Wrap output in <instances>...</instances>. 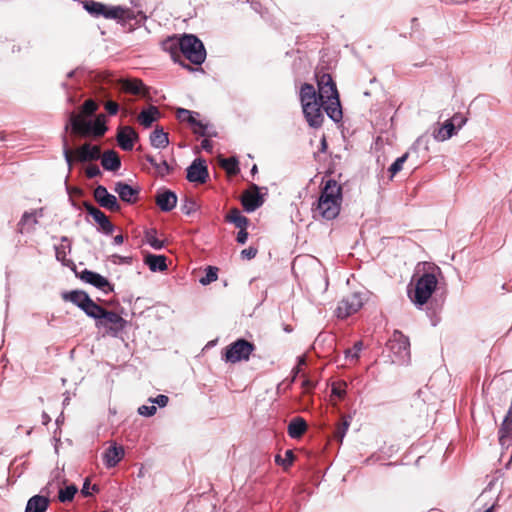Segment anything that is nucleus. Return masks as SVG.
<instances>
[{
    "instance_id": "nucleus-1",
    "label": "nucleus",
    "mask_w": 512,
    "mask_h": 512,
    "mask_svg": "<svg viewBox=\"0 0 512 512\" xmlns=\"http://www.w3.org/2000/svg\"><path fill=\"white\" fill-rule=\"evenodd\" d=\"M61 297L79 308L88 318L93 319L95 327L98 330H104V335L118 338L128 326V321L119 313L99 305L84 290L65 291Z\"/></svg>"
},
{
    "instance_id": "nucleus-2",
    "label": "nucleus",
    "mask_w": 512,
    "mask_h": 512,
    "mask_svg": "<svg viewBox=\"0 0 512 512\" xmlns=\"http://www.w3.org/2000/svg\"><path fill=\"white\" fill-rule=\"evenodd\" d=\"M438 279L434 272L425 271L414 282L408 285L407 295L416 308L422 310L424 306L427 309V315L431 320L432 326H436L440 318L438 312L441 311L445 302V292L437 293Z\"/></svg>"
},
{
    "instance_id": "nucleus-3",
    "label": "nucleus",
    "mask_w": 512,
    "mask_h": 512,
    "mask_svg": "<svg viewBox=\"0 0 512 512\" xmlns=\"http://www.w3.org/2000/svg\"><path fill=\"white\" fill-rule=\"evenodd\" d=\"M162 48L170 54L175 63L190 71L194 69L182 60V55L196 66H201L207 56L204 43L192 33L169 36L162 42Z\"/></svg>"
},
{
    "instance_id": "nucleus-4",
    "label": "nucleus",
    "mask_w": 512,
    "mask_h": 512,
    "mask_svg": "<svg viewBox=\"0 0 512 512\" xmlns=\"http://www.w3.org/2000/svg\"><path fill=\"white\" fill-rule=\"evenodd\" d=\"M107 119L104 114H99L93 120H85L74 112L67 111V120L64 126V133L62 134L63 157L68 166V170L72 169V152L69 146L66 132L72 130L80 134L82 137H95L100 138L108 131Z\"/></svg>"
},
{
    "instance_id": "nucleus-5",
    "label": "nucleus",
    "mask_w": 512,
    "mask_h": 512,
    "mask_svg": "<svg viewBox=\"0 0 512 512\" xmlns=\"http://www.w3.org/2000/svg\"><path fill=\"white\" fill-rule=\"evenodd\" d=\"M81 5L92 18L114 20L124 30H133L130 22L136 20V14L126 6L111 5L96 0H83Z\"/></svg>"
},
{
    "instance_id": "nucleus-6",
    "label": "nucleus",
    "mask_w": 512,
    "mask_h": 512,
    "mask_svg": "<svg viewBox=\"0 0 512 512\" xmlns=\"http://www.w3.org/2000/svg\"><path fill=\"white\" fill-rule=\"evenodd\" d=\"M342 200L341 185H338L333 178L326 180L316 203L312 207L314 218L319 216L325 220L335 219L340 213Z\"/></svg>"
},
{
    "instance_id": "nucleus-7",
    "label": "nucleus",
    "mask_w": 512,
    "mask_h": 512,
    "mask_svg": "<svg viewBox=\"0 0 512 512\" xmlns=\"http://www.w3.org/2000/svg\"><path fill=\"white\" fill-rule=\"evenodd\" d=\"M256 346L253 342L240 337L223 349L222 359L227 363L248 361Z\"/></svg>"
},
{
    "instance_id": "nucleus-8",
    "label": "nucleus",
    "mask_w": 512,
    "mask_h": 512,
    "mask_svg": "<svg viewBox=\"0 0 512 512\" xmlns=\"http://www.w3.org/2000/svg\"><path fill=\"white\" fill-rule=\"evenodd\" d=\"M386 348L389 350L393 363L404 365L410 361V341L401 331L395 330L392 338L387 342Z\"/></svg>"
},
{
    "instance_id": "nucleus-9",
    "label": "nucleus",
    "mask_w": 512,
    "mask_h": 512,
    "mask_svg": "<svg viewBox=\"0 0 512 512\" xmlns=\"http://www.w3.org/2000/svg\"><path fill=\"white\" fill-rule=\"evenodd\" d=\"M75 275L81 281L92 285L96 289L102 291L105 295L114 292V284L108 278L98 272L85 268L81 272L75 271Z\"/></svg>"
},
{
    "instance_id": "nucleus-10",
    "label": "nucleus",
    "mask_w": 512,
    "mask_h": 512,
    "mask_svg": "<svg viewBox=\"0 0 512 512\" xmlns=\"http://www.w3.org/2000/svg\"><path fill=\"white\" fill-rule=\"evenodd\" d=\"M250 189L251 191L244 193L241 199L243 210L246 213H252L260 208L264 204L265 196L267 195L266 187H260L252 183Z\"/></svg>"
},
{
    "instance_id": "nucleus-11",
    "label": "nucleus",
    "mask_w": 512,
    "mask_h": 512,
    "mask_svg": "<svg viewBox=\"0 0 512 512\" xmlns=\"http://www.w3.org/2000/svg\"><path fill=\"white\" fill-rule=\"evenodd\" d=\"M363 304L364 301L362 294L353 293L339 302L336 308V316L339 319H346L352 314L358 312L362 308Z\"/></svg>"
},
{
    "instance_id": "nucleus-12",
    "label": "nucleus",
    "mask_w": 512,
    "mask_h": 512,
    "mask_svg": "<svg viewBox=\"0 0 512 512\" xmlns=\"http://www.w3.org/2000/svg\"><path fill=\"white\" fill-rule=\"evenodd\" d=\"M83 206L87 214L91 216L93 220L98 224V230L101 233L108 236L115 231V225L109 220V218L103 211L95 207L89 201H83Z\"/></svg>"
},
{
    "instance_id": "nucleus-13",
    "label": "nucleus",
    "mask_w": 512,
    "mask_h": 512,
    "mask_svg": "<svg viewBox=\"0 0 512 512\" xmlns=\"http://www.w3.org/2000/svg\"><path fill=\"white\" fill-rule=\"evenodd\" d=\"M186 179L191 183L204 184L209 179V171L204 158H195L186 168Z\"/></svg>"
},
{
    "instance_id": "nucleus-14",
    "label": "nucleus",
    "mask_w": 512,
    "mask_h": 512,
    "mask_svg": "<svg viewBox=\"0 0 512 512\" xmlns=\"http://www.w3.org/2000/svg\"><path fill=\"white\" fill-rule=\"evenodd\" d=\"M116 141L123 151H132L136 142L139 141V134L131 126H120L117 130Z\"/></svg>"
},
{
    "instance_id": "nucleus-15",
    "label": "nucleus",
    "mask_w": 512,
    "mask_h": 512,
    "mask_svg": "<svg viewBox=\"0 0 512 512\" xmlns=\"http://www.w3.org/2000/svg\"><path fill=\"white\" fill-rule=\"evenodd\" d=\"M95 201L100 207L110 211L117 212L121 209L118 199L115 195L111 194L103 185H98L94 190Z\"/></svg>"
},
{
    "instance_id": "nucleus-16",
    "label": "nucleus",
    "mask_w": 512,
    "mask_h": 512,
    "mask_svg": "<svg viewBox=\"0 0 512 512\" xmlns=\"http://www.w3.org/2000/svg\"><path fill=\"white\" fill-rule=\"evenodd\" d=\"M304 118L311 128H320L324 121V115L317 103H305L301 105Z\"/></svg>"
},
{
    "instance_id": "nucleus-17",
    "label": "nucleus",
    "mask_w": 512,
    "mask_h": 512,
    "mask_svg": "<svg viewBox=\"0 0 512 512\" xmlns=\"http://www.w3.org/2000/svg\"><path fill=\"white\" fill-rule=\"evenodd\" d=\"M114 191L118 194L119 198L127 204H135L139 200L140 188L132 186L124 181L115 183Z\"/></svg>"
},
{
    "instance_id": "nucleus-18",
    "label": "nucleus",
    "mask_w": 512,
    "mask_h": 512,
    "mask_svg": "<svg viewBox=\"0 0 512 512\" xmlns=\"http://www.w3.org/2000/svg\"><path fill=\"white\" fill-rule=\"evenodd\" d=\"M318 91L328 96V100L331 97H339L340 94L337 89V85L331 74L322 73L321 75L315 74Z\"/></svg>"
},
{
    "instance_id": "nucleus-19",
    "label": "nucleus",
    "mask_w": 512,
    "mask_h": 512,
    "mask_svg": "<svg viewBox=\"0 0 512 512\" xmlns=\"http://www.w3.org/2000/svg\"><path fill=\"white\" fill-rule=\"evenodd\" d=\"M177 194L168 189L161 188L157 191L156 204L162 212H170L177 205Z\"/></svg>"
},
{
    "instance_id": "nucleus-20",
    "label": "nucleus",
    "mask_w": 512,
    "mask_h": 512,
    "mask_svg": "<svg viewBox=\"0 0 512 512\" xmlns=\"http://www.w3.org/2000/svg\"><path fill=\"white\" fill-rule=\"evenodd\" d=\"M76 160L82 163L97 161L101 158L100 148L91 143H84L75 150Z\"/></svg>"
},
{
    "instance_id": "nucleus-21",
    "label": "nucleus",
    "mask_w": 512,
    "mask_h": 512,
    "mask_svg": "<svg viewBox=\"0 0 512 512\" xmlns=\"http://www.w3.org/2000/svg\"><path fill=\"white\" fill-rule=\"evenodd\" d=\"M124 454L125 451L121 445L113 444L104 451L103 462L107 468H114L123 459Z\"/></svg>"
},
{
    "instance_id": "nucleus-22",
    "label": "nucleus",
    "mask_w": 512,
    "mask_h": 512,
    "mask_svg": "<svg viewBox=\"0 0 512 512\" xmlns=\"http://www.w3.org/2000/svg\"><path fill=\"white\" fill-rule=\"evenodd\" d=\"M167 257L163 254L147 253L144 256V264L152 272H163L167 270Z\"/></svg>"
},
{
    "instance_id": "nucleus-23",
    "label": "nucleus",
    "mask_w": 512,
    "mask_h": 512,
    "mask_svg": "<svg viewBox=\"0 0 512 512\" xmlns=\"http://www.w3.org/2000/svg\"><path fill=\"white\" fill-rule=\"evenodd\" d=\"M100 159L101 165L106 171L117 172L121 168V158L114 150H107L103 153Z\"/></svg>"
},
{
    "instance_id": "nucleus-24",
    "label": "nucleus",
    "mask_w": 512,
    "mask_h": 512,
    "mask_svg": "<svg viewBox=\"0 0 512 512\" xmlns=\"http://www.w3.org/2000/svg\"><path fill=\"white\" fill-rule=\"evenodd\" d=\"M324 111L334 123H340L343 119L340 96L331 97V99L328 100V104L324 106Z\"/></svg>"
},
{
    "instance_id": "nucleus-25",
    "label": "nucleus",
    "mask_w": 512,
    "mask_h": 512,
    "mask_svg": "<svg viewBox=\"0 0 512 512\" xmlns=\"http://www.w3.org/2000/svg\"><path fill=\"white\" fill-rule=\"evenodd\" d=\"M48 497L36 494L27 501L24 512H46L49 508Z\"/></svg>"
},
{
    "instance_id": "nucleus-26",
    "label": "nucleus",
    "mask_w": 512,
    "mask_h": 512,
    "mask_svg": "<svg viewBox=\"0 0 512 512\" xmlns=\"http://www.w3.org/2000/svg\"><path fill=\"white\" fill-rule=\"evenodd\" d=\"M161 116L158 107L150 105L143 109L139 116L138 121L144 128H150Z\"/></svg>"
},
{
    "instance_id": "nucleus-27",
    "label": "nucleus",
    "mask_w": 512,
    "mask_h": 512,
    "mask_svg": "<svg viewBox=\"0 0 512 512\" xmlns=\"http://www.w3.org/2000/svg\"><path fill=\"white\" fill-rule=\"evenodd\" d=\"M308 425L303 417L292 418L287 426V433L292 439H299L307 430Z\"/></svg>"
},
{
    "instance_id": "nucleus-28",
    "label": "nucleus",
    "mask_w": 512,
    "mask_h": 512,
    "mask_svg": "<svg viewBox=\"0 0 512 512\" xmlns=\"http://www.w3.org/2000/svg\"><path fill=\"white\" fill-rule=\"evenodd\" d=\"M150 144L155 149H164L166 148L170 141L168 133H166L161 126H157L149 136Z\"/></svg>"
},
{
    "instance_id": "nucleus-29",
    "label": "nucleus",
    "mask_w": 512,
    "mask_h": 512,
    "mask_svg": "<svg viewBox=\"0 0 512 512\" xmlns=\"http://www.w3.org/2000/svg\"><path fill=\"white\" fill-rule=\"evenodd\" d=\"M457 134L456 128L449 121L445 120L438 128L433 131V138L438 142H443Z\"/></svg>"
},
{
    "instance_id": "nucleus-30",
    "label": "nucleus",
    "mask_w": 512,
    "mask_h": 512,
    "mask_svg": "<svg viewBox=\"0 0 512 512\" xmlns=\"http://www.w3.org/2000/svg\"><path fill=\"white\" fill-rule=\"evenodd\" d=\"M225 221L235 225L238 229L247 228L250 220L238 208H232L225 216Z\"/></svg>"
},
{
    "instance_id": "nucleus-31",
    "label": "nucleus",
    "mask_w": 512,
    "mask_h": 512,
    "mask_svg": "<svg viewBox=\"0 0 512 512\" xmlns=\"http://www.w3.org/2000/svg\"><path fill=\"white\" fill-rule=\"evenodd\" d=\"M43 215V209H39V210H33V211H25L22 216H21V219L20 221L18 222V230L20 233H23L24 232V228L26 226H30L31 228H33L37 223H38V220H37V217L38 216H42Z\"/></svg>"
},
{
    "instance_id": "nucleus-32",
    "label": "nucleus",
    "mask_w": 512,
    "mask_h": 512,
    "mask_svg": "<svg viewBox=\"0 0 512 512\" xmlns=\"http://www.w3.org/2000/svg\"><path fill=\"white\" fill-rule=\"evenodd\" d=\"M199 117L200 113L196 111L188 110L185 108H179L177 111V118L181 122H186L189 124L192 129H195L196 125H199Z\"/></svg>"
},
{
    "instance_id": "nucleus-33",
    "label": "nucleus",
    "mask_w": 512,
    "mask_h": 512,
    "mask_svg": "<svg viewBox=\"0 0 512 512\" xmlns=\"http://www.w3.org/2000/svg\"><path fill=\"white\" fill-rule=\"evenodd\" d=\"M77 492H78V487L76 484L67 485V486L59 489L58 500L61 503L72 502L74 500Z\"/></svg>"
},
{
    "instance_id": "nucleus-34",
    "label": "nucleus",
    "mask_w": 512,
    "mask_h": 512,
    "mask_svg": "<svg viewBox=\"0 0 512 512\" xmlns=\"http://www.w3.org/2000/svg\"><path fill=\"white\" fill-rule=\"evenodd\" d=\"M317 92L318 91H316V89L311 83H303L299 91V100L301 105H304L305 103H310V101L313 98H315Z\"/></svg>"
},
{
    "instance_id": "nucleus-35",
    "label": "nucleus",
    "mask_w": 512,
    "mask_h": 512,
    "mask_svg": "<svg viewBox=\"0 0 512 512\" xmlns=\"http://www.w3.org/2000/svg\"><path fill=\"white\" fill-rule=\"evenodd\" d=\"M193 132L201 137H217L218 133L214 129L213 125L209 122H204L199 120V125H196V128L193 129Z\"/></svg>"
},
{
    "instance_id": "nucleus-36",
    "label": "nucleus",
    "mask_w": 512,
    "mask_h": 512,
    "mask_svg": "<svg viewBox=\"0 0 512 512\" xmlns=\"http://www.w3.org/2000/svg\"><path fill=\"white\" fill-rule=\"evenodd\" d=\"M145 239L146 242L150 245L154 250H161L164 248L165 243L163 240L158 239L157 230L151 228L145 231Z\"/></svg>"
},
{
    "instance_id": "nucleus-37",
    "label": "nucleus",
    "mask_w": 512,
    "mask_h": 512,
    "mask_svg": "<svg viewBox=\"0 0 512 512\" xmlns=\"http://www.w3.org/2000/svg\"><path fill=\"white\" fill-rule=\"evenodd\" d=\"M218 267L208 265L204 270V276L199 279V283L207 286L218 279Z\"/></svg>"
},
{
    "instance_id": "nucleus-38",
    "label": "nucleus",
    "mask_w": 512,
    "mask_h": 512,
    "mask_svg": "<svg viewBox=\"0 0 512 512\" xmlns=\"http://www.w3.org/2000/svg\"><path fill=\"white\" fill-rule=\"evenodd\" d=\"M409 157V152H405L400 157L396 158L394 162L388 167L389 178L392 180L394 176L403 169L404 163Z\"/></svg>"
},
{
    "instance_id": "nucleus-39",
    "label": "nucleus",
    "mask_w": 512,
    "mask_h": 512,
    "mask_svg": "<svg viewBox=\"0 0 512 512\" xmlns=\"http://www.w3.org/2000/svg\"><path fill=\"white\" fill-rule=\"evenodd\" d=\"M198 209H199V205L194 198L189 197V196H185L183 198L182 204H181V211L185 215L190 216L194 212H196Z\"/></svg>"
},
{
    "instance_id": "nucleus-40",
    "label": "nucleus",
    "mask_w": 512,
    "mask_h": 512,
    "mask_svg": "<svg viewBox=\"0 0 512 512\" xmlns=\"http://www.w3.org/2000/svg\"><path fill=\"white\" fill-rule=\"evenodd\" d=\"M351 419L352 417L351 416H345L343 417L342 421L338 424V426L336 427V430L334 432L335 434V438L342 442L349 427H350V423H351Z\"/></svg>"
},
{
    "instance_id": "nucleus-41",
    "label": "nucleus",
    "mask_w": 512,
    "mask_h": 512,
    "mask_svg": "<svg viewBox=\"0 0 512 512\" xmlns=\"http://www.w3.org/2000/svg\"><path fill=\"white\" fill-rule=\"evenodd\" d=\"M295 461V454L292 450L288 449L285 451V457L282 458L280 454L275 456V463L287 469L293 465Z\"/></svg>"
},
{
    "instance_id": "nucleus-42",
    "label": "nucleus",
    "mask_w": 512,
    "mask_h": 512,
    "mask_svg": "<svg viewBox=\"0 0 512 512\" xmlns=\"http://www.w3.org/2000/svg\"><path fill=\"white\" fill-rule=\"evenodd\" d=\"M222 166L230 174H237L240 171L239 160L236 156L224 158L222 160Z\"/></svg>"
},
{
    "instance_id": "nucleus-43",
    "label": "nucleus",
    "mask_w": 512,
    "mask_h": 512,
    "mask_svg": "<svg viewBox=\"0 0 512 512\" xmlns=\"http://www.w3.org/2000/svg\"><path fill=\"white\" fill-rule=\"evenodd\" d=\"M55 254H56V259L58 261H60L62 263V265L64 266H68V267H71L72 270L75 272V264L72 260H68L66 259V253L64 251V247H58V246H55Z\"/></svg>"
},
{
    "instance_id": "nucleus-44",
    "label": "nucleus",
    "mask_w": 512,
    "mask_h": 512,
    "mask_svg": "<svg viewBox=\"0 0 512 512\" xmlns=\"http://www.w3.org/2000/svg\"><path fill=\"white\" fill-rule=\"evenodd\" d=\"M363 343L362 341H357L354 343L353 347L348 348L345 350V358L351 359V360H358L359 359V353L362 350Z\"/></svg>"
},
{
    "instance_id": "nucleus-45",
    "label": "nucleus",
    "mask_w": 512,
    "mask_h": 512,
    "mask_svg": "<svg viewBox=\"0 0 512 512\" xmlns=\"http://www.w3.org/2000/svg\"><path fill=\"white\" fill-rule=\"evenodd\" d=\"M429 142H430V138L429 136L427 135H421L419 136L416 141L413 143V145L411 146V150H417L419 149L420 147H423V149L425 151H428L429 150Z\"/></svg>"
},
{
    "instance_id": "nucleus-46",
    "label": "nucleus",
    "mask_w": 512,
    "mask_h": 512,
    "mask_svg": "<svg viewBox=\"0 0 512 512\" xmlns=\"http://www.w3.org/2000/svg\"><path fill=\"white\" fill-rule=\"evenodd\" d=\"M449 121L453 124L458 132L467 122V118L462 113H455Z\"/></svg>"
},
{
    "instance_id": "nucleus-47",
    "label": "nucleus",
    "mask_w": 512,
    "mask_h": 512,
    "mask_svg": "<svg viewBox=\"0 0 512 512\" xmlns=\"http://www.w3.org/2000/svg\"><path fill=\"white\" fill-rule=\"evenodd\" d=\"M98 110V105L97 103L92 100V99H88L86 100L83 105H82V111L83 113H85L86 115L88 116H92L94 115Z\"/></svg>"
},
{
    "instance_id": "nucleus-48",
    "label": "nucleus",
    "mask_w": 512,
    "mask_h": 512,
    "mask_svg": "<svg viewBox=\"0 0 512 512\" xmlns=\"http://www.w3.org/2000/svg\"><path fill=\"white\" fill-rule=\"evenodd\" d=\"M137 412L139 415H141L143 417H152L156 414L157 408L153 404L152 405H141L137 409Z\"/></svg>"
},
{
    "instance_id": "nucleus-49",
    "label": "nucleus",
    "mask_w": 512,
    "mask_h": 512,
    "mask_svg": "<svg viewBox=\"0 0 512 512\" xmlns=\"http://www.w3.org/2000/svg\"><path fill=\"white\" fill-rule=\"evenodd\" d=\"M148 401L159 408H164L167 406L169 398L164 394H158L156 397H150Z\"/></svg>"
},
{
    "instance_id": "nucleus-50",
    "label": "nucleus",
    "mask_w": 512,
    "mask_h": 512,
    "mask_svg": "<svg viewBox=\"0 0 512 512\" xmlns=\"http://www.w3.org/2000/svg\"><path fill=\"white\" fill-rule=\"evenodd\" d=\"M155 170L159 176L164 177L165 175L170 174L173 171V168L168 164L166 160H162L157 164Z\"/></svg>"
},
{
    "instance_id": "nucleus-51",
    "label": "nucleus",
    "mask_w": 512,
    "mask_h": 512,
    "mask_svg": "<svg viewBox=\"0 0 512 512\" xmlns=\"http://www.w3.org/2000/svg\"><path fill=\"white\" fill-rule=\"evenodd\" d=\"M110 260L113 264H117V265H120V264H126V265H130L132 264V261H133V258L131 256H122V255H119V254H113L110 256Z\"/></svg>"
},
{
    "instance_id": "nucleus-52",
    "label": "nucleus",
    "mask_w": 512,
    "mask_h": 512,
    "mask_svg": "<svg viewBox=\"0 0 512 512\" xmlns=\"http://www.w3.org/2000/svg\"><path fill=\"white\" fill-rule=\"evenodd\" d=\"M145 89V84L140 80L133 81L128 85V90L133 94H143Z\"/></svg>"
},
{
    "instance_id": "nucleus-53",
    "label": "nucleus",
    "mask_w": 512,
    "mask_h": 512,
    "mask_svg": "<svg viewBox=\"0 0 512 512\" xmlns=\"http://www.w3.org/2000/svg\"><path fill=\"white\" fill-rule=\"evenodd\" d=\"M258 253V249L254 246H249L246 249H243L240 253L241 258L244 260H251L256 257Z\"/></svg>"
},
{
    "instance_id": "nucleus-54",
    "label": "nucleus",
    "mask_w": 512,
    "mask_h": 512,
    "mask_svg": "<svg viewBox=\"0 0 512 512\" xmlns=\"http://www.w3.org/2000/svg\"><path fill=\"white\" fill-rule=\"evenodd\" d=\"M310 103H317L320 105V109L324 110V106L328 104V96L318 91Z\"/></svg>"
},
{
    "instance_id": "nucleus-55",
    "label": "nucleus",
    "mask_w": 512,
    "mask_h": 512,
    "mask_svg": "<svg viewBox=\"0 0 512 512\" xmlns=\"http://www.w3.org/2000/svg\"><path fill=\"white\" fill-rule=\"evenodd\" d=\"M104 108L109 116H115L119 112V105L116 102L109 101L105 103Z\"/></svg>"
},
{
    "instance_id": "nucleus-56",
    "label": "nucleus",
    "mask_w": 512,
    "mask_h": 512,
    "mask_svg": "<svg viewBox=\"0 0 512 512\" xmlns=\"http://www.w3.org/2000/svg\"><path fill=\"white\" fill-rule=\"evenodd\" d=\"M86 176L89 179L100 177V176H102V171L100 170V168L97 165H92L87 168Z\"/></svg>"
},
{
    "instance_id": "nucleus-57",
    "label": "nucleus",
    "mask_w": 512,
    "mask_h": 512,
    "mask_svg": "<svg viewBox=\"0 0 512 512\" xmlns=\"http://www.w3.org/2000/svg\"><path fill=\"white\" fill-rule=\"evenodd\" d=\"M248 237H249V233L247 232V228H242V229H239V231L237 233L236 241L238 244L244 245L247 242Z\"/></svg>"
},
{
    "instance_id": "nucleus-58",
    "label": "nucleus",
    "mask_w": 512,
    "mask_h": 512,
    "mask_svg": "<svg viewBox=\"0 0 512 512\" xmlns=\"http://www.w3.org/2000/svg\"><path fill=\"white\" fill-rule=\"evenodd\" d=\"M91 489V482L89 478H86L83 482L82 488L80 490L83 497H90L92 495Z\"/></svg>"
},
{
    "instance_id": "nucleus-59",
    "label": "nucleus",
    "mask_w": 512,
    "mask_h": 512,
    "mask_svg": "<svg viewBox=\"0 0 512 512\" xmlns=\"http://www.w3.org/2000/svg\"><path fill=\"white\" fill-rule=\"evenodd\" d=\"M209 137H204V139L201 141V148L205 150L208 153H212L213 151V142L208 139Z\"/></svg>"
},
{
    "instance_id": "nucleus-60",
    "label": "nucleus",
    "mask_w": 512,
    "mask_h": 512,
    "mask_svg": "<svg viewBox=\"0 0 512 512\" xmlns=\"http://www.w3.org/2000/svg\"><path fill=\"white\" fill-rule=\"evenodd\" d=\"M84 72H85V71H84V68H82V67H78V68H76V69H74V70L69 71V72L67 73V78H70V79H71V78L75 77L76 75H79V74L83 75V74H84Z\"/></svg>"
},
{
    "instance_id": "nucleus-61",
    "label": "nucleus",
    "mask_w": 512,
    "mask_h": 512,
    "mask_svg": "<svg viewBox=\"0 0 512 512\" xmlns=\"http://www.w3.org/2000/svg\"><path fill=\"white\" fill-rule=\"evenodd\" d=\"M315 386V384L313 383L312 380H310L309 378H304L303 381H302V387L307 389V390H311L313 389Z\"/></svg>"
},
{
    "instance_id": "nucleus-62",
    "label": "nucleus",
    "mask_w": 512,
    "mask_h": 512,
    "mask_svg": "<svg viewBox=\"0 0 512 512\" xmlns=\"http://www.w3.org/2000/svg\"><path fill=\"white\" fill-rule=\"evenodd\" d=\"M327 149H328V143H327L325 135H323L320 140L319 152L325 153L327 151Z\"/></svg>"
},
{
    "instance_id": "nucleus-63",
    "label": "nucleus",
    "mask_w": 512,
    "mask_h": 512,
    "mask_svg": "<svg viewBox=\"0 0 512 512\" xmlns=\"http://www.w3.org/2000/svg\"><path fill=\"white\" fill-rule=\"evenodd\" d=\"M332 394L336 397L343 398L345 395V392L343 390H341L340 388L333 386Z\"/></svg>"
},
{
    "instance_id": "nucleus-64",
    "label": "nucleus",
    "mask_w": 512,
    "mask_h": 512,
    "mask_svg": "<svg viewBox=\"0 0 512 512\" xmlns=\"http://www.w3.org/2000/svg\"><path fill=\"white\" fill-rule=\"evenodd\" d=\"M124 242V236L118 234L113 238V245H121Z\"/></svg>"
}]
</instances>
